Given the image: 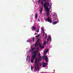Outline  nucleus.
<instances>
[{"mask_svg": "<svg viewBox=\"0 0 73 73\" xmlns=\"http://www.w3.org/2000/svg\"><path fill=\"white\" fill-rule=\"evenodd\" d=\"M41 3L42 6L44 7V9L45 11H47L46 13V15H47V16H48L49 15H50V13L49 12V9L48 8V7H50V5L49 4V2L45 1L44 2L45 4H44L42 1Z\"/></svg>", "mask_w": 73, "mask_h": 73, "instance_id": "1", "label": "nucleus"}, {"mask_svg": "<svg viewBox=\"0 0 73 73\" xmlns=\"http://www.w3.org/2000/svg\"><path fill=\"white\" fill-rule=\"evenodd\" d=\"M38 62H39V60H38L37 59H36L35 60V64L37 66V68H39V66H38Z\"/></svg>", "mask_w": 73, "mask_h": 73, "instance_id": "2", "label": "nucleus"}, {"mask_svg": "<svg viewBox=\"0 0 73 73\" xmlns=\"http://www.w3.org/2000/svg\"><path fill=\"white\" fill-rule=\"evenodd\" d=\"M38 59L40 61H42V58L40 55V53H38Z\"/></svg>", "mask_w": 73, "mask_h": 73, "instance_id": "3", "label": "nucleus"}, {"mask_svg": "<svg viewBox=\"0 0 73 73\" xmlns=\"http://www.w3.org/2000/svg\"><path fill=\"white\" fill-rule=\"evenodd\" d=\"M46 20H47L48 22L50 23H52V20L50 19V17H48L47 19H46Z\"/></svg>", "mask_w": 73, "mask_h": 73, "instance_id": "4", "label": "nucleus"}, {"mask_svg": "<svg viewBox=\"0 0 73 73\" xmlns=\"http://www.w3.org/2000/svg\"><path fill=\"white\" fill-rule=\"evenodd\" d=\"M46 63H45L44 62L42 63V66L43 68H45L46 67Z\"/></svg>", "mask_w": 73, "mask_h": 73, "instance_id": "5", "label": "nucleus"}, {"mask_svg": "<svg viewBox=\"0 0 73 73\" xmlns=\"http://www.w3.org/2000/svg\"><path fill=\"white\" fill-rule=\"evenodd\" d=\"M36 56H37L35 55H33L32 56V59H35V58L36 57Z\"/></svg>", "mask_w": 73, "mask_h": 73, "instance_id": "6", "label": "nucleus"}, {"mask_svg": "<svg viewBox=\"0 0 73 73\" xmlns=\"http://www.w3.org/2000/svg\"><path fill=\"white\" fill-rule=\"evenodd\" d=\"M37 70V66H35V69L34 70V72H36Z\"/></svg>", "mask_w": 73, "mask_h": 73, "instance_id": "7", "label": "nucleus"}, {"mask_svg": "<svg viewBox=\"0 0 73 73\" xmlns=\"http://www.w3.org/2000/svg\"><path fill=\"white\" fill-rule=\"evenodd\" d=\"M45 58V60H48V57L46 56H43L42 58L44 59Z\"/></svg>", "mask_w": 73, "mask_h": 73, "instance_id": "8", "label": "nucleus"}, {"mask_svg": "<svg viewBox=\"0 0 73 73\" xmlns=\"http://www.w3.org/2000/svg\"><path fill=\"white\" fill-rule=\"evenodd\" d=\"M38 42H36V43L35 44V47H36L37 46V45H38Z\"/></svg>", "mask_w": 73, "mask_h": 73, "instance_id": "9", "label": "nucleus"}, {"mask_svg": "<svg viewBox=\"0 0 73 73\" xmlns=\"http://www.w3.org/2000/svg\"><path fill=\"white\" fill-rule=\"evenodd\" d=\"M37 52H38V51H36L33 52V53H34V55H35V56H37V55H36V53H37Z\"/></svg>", "mask_w": 73, "mask_h": 73, "instance_id": "10", "label": "nucleus"}, {"mask_svg": "<svg viewBox=\"0 0 73 73\" xmlns=\"http://www.w3.org/2000/svg\"><path fill=\"white\" fill-rule=\"evenodd\" d=\"M35 50V48H33L31 49L30 50V51H33V50Z\"/></svg>", "mask_w": 73, "mask_h": 73, "instance_id": "11", "label": "nucleus"}, {"mask_svg": "<svg viewBox=\"0 0 73 73\" xmlns=\"http://www.w3.org/2000/svg\"><path fill=\"white\" fill-rule=\"evenodd\" d=\"M57 21H55L53 22V24L54 25H55V24H57Z\"/></svg>", "mask_w": 73, "mask_h": 73, "instance_id": "12", "label": "nucleus"}, {"mask_svg": "<svg viewBox=\"0 0 73 73\" xmlns=\"http://www.w3.org/2000/svg\"><path fill=\"white\" fill-rule=\"evenodd\" d=\"M43 10H42V8L41 7L40 10V13H42V12Z\"/></svg>", "mask_w": 73, "mask_h": 73, "instance_id": "13", "label": "nucleus"}, {"mask_svg": "<svg viewBox=\"0 0 73 73\" xmlns=\"http://www.w3.org/2000/svg\"><path fill=\"white\" fill-rule=\"evenodd\" d=\"M33 29H34V30H36V27H35L34 26H33Z\"/></svg>", "mask_w": 73, "mask_h": 73, "instance_id": "14", "label": "nucleus"}, {"mask_svg": "<svg viewBox=\"0 0 73 73\" xmlns=\"http://www.w3.org/2000/svg\"><path fill=\"white\" fill-rule=\"evenodd\" d=\"M48 38H49L50 41H52V38H51V36H49Z\"/></svg>", "mask_w": 73, "mask_h": 73, "instance_id": "15", "label": "nucleus"}, {"mask_svg": "<svg viewBox=\"0 0 73 73\" xmlns=\"http://www.w3.org/2000/svg\"><path fill=\"white\" fill-rule=\"evenodd\" d=\"M33 60H34L32 58L31 59V63H33V61H34Z\"/></svg>", "mask_w": 73, "mask_h": 73, "instance_id": "16", "label": "nucleus"}, {"mask_svg": "<svg viewBox=\"0 0 73 73\" xmlns=\"http://www.w3.org/2000/svg\"><path fill=\"white\" fill-rule=\"evenodd\" d=\"M45 45H46V42L44 41L43 43V45L44 46Z\"/></svg>", "mask_w": 73, "mask_h": 73, "instance_id": "17", "label": "nucleus"}, {"mask_svg": "<svg viewBox=\"0 0 73 73\" xmlns=\"http://www.w3.org/2000/svg\"><path fill=\"white\" fill-rule=\"evenodd\" d=\"M41 30H42V32L43 31H44V28L43 27L41 28Z\"/></svg>", "mask_w": 73, "mask_h": 73, "instance_id": "18", "label": "nucleus"}, {"mask_svg": "<svg viewBox=\"0 0 73 73\" xmlns=\"http://www.w3.org/2000/svg\"><path fill=\"white\" fill-rule=\"evenodd\" d=\"M35 19H37V14L36 13L35 14Z\"/></svg>", "mask_w": 73, "mask_h": 73, "instance_id": "19", "label": "nucleus"}, {"mask_svg": "<svg viewBox=\"0 0 73 73\" xmlns=\"http://www.w3.org/2000/svg\"><path fill=\"white\" fill-rule=\"evenodd\" d=\"M40 48H44V46L43 45V46H40Z\"/></svg>", "mask_w": 73, "mask_h": 73, "instance_id": "20", "label": "nucleus"}, {"mask_svg": "<svg viewBox=\"0 0 73 73\" xmlns=\"http://www.w3.org/2000/svg\"><path fill=\"white\" fill-rule=\"evenodd\" d=\"M36 51H37L38 52V50L39 49V48L37 47L36 48Z\"/></svg>", "mask_w": 73, "mask_h": 73, "instance_id": "21", "label": "nucleus"}, {"mask_svg": "<svg viewBox=\"0 0 73 73\" xmlns=\"http://www.w3.org/2000/svg\"><path fill=\"white\" fill-rule=\"evenodd\" d=\"M39 36H40V35H37V36H35V37H37V38H38V37H39Z\"/></svg>", "mask_w": 73, "mask_h": 73, "instance_id": "22", "label": "nucleus"}, {"mask_svg": "<svg viewBox=\"0 0 73 73\" xmlns=\"http://www.w3.org/2000/svg\"><path fill=\"white\" fill-rule=\"evenodd\" d=\"M33 66H31V70L32 71V70H33Z\"/></svg>", "mask_w": 73, "mask_h": 73, "instance_id": "23", "label": "nucleus"}, {"mask_svg": "<svg viewBox=\"0 0 73 73\" xmlns=\"http://www.w3.org/2000/svg\"><path fill=\"white\" fill-rule=\"evenodd\" d=\"M33 41H35V38H34V37H33Z\"/></svg>", "mask_w": 73, "mask_h": 73, "instance_id": "24", "label": "nucleus"}, {"mask_svg": "<svg viewBox=\"0 0 73 73\" xmlns=\"http://www.w3.org/2000/svg\"><path fill=\"white\" fill-rule=\"evenodd\" d=\"M48 50H47H47H46V53H47V52H48Z\"/></svg>", "mask_w": 73, "mask_h": 73, "instance_id": "25", "label": "nucleus"}, {"mask_svg": "<svg viewBox=\"0 0 73 73\" xmlns=\"http://www.w3.org/2000/svg\"><path fill=\"white\" fill-rule=\"evenodd\" d=\"M45 60L46 62H48V59H46Z\"/></svg>", "mask_w": 73, "mask_h": 73, "instance_id": "26", "label": "nucleus"}, {"mask_svg": "<svg viewBox=\"0 0 73 73\" xmlns=\"http://www.w3.org/2000/svg\"><path fill=\"white\" fill-rule=\"evenodd\" d=\"M40 1H41V0H39L38 1V4H39L40 3Z\"/></svg>", "mask_w": 73, "mask_h": 73, "instance_id": "27", "label": "nucleus"}, {"mask_svg": "<svg viewBox=\"0 0 73 73\" xmlns=\"http://www.w3.org/2000/svg\"><path fill=\"white\" fill-rule=\"evenodd\" d=\"M38 41H39V39H37V41H36V42H38Z\"/></svg>", "mask_w": 73, "mask_h": 73, "instance_id": "28", "label": "nucleus"}, {"mask_svg": "<svg viewBox=\"0 0 73 73\" xmlns=\"http://www.w3.org/2000/svg\"><path fill=\"white\" fill-rule=\"evenodd\" d=\"M45 36H46V38H47V34H46L45 35Z\"/></svg>", "mask_w": 73, "mask_h": 73, "instance_id": "29", "label": "nucleus"}, {"mask_svg": "<svg viewBox=\"0 0 73 73\" xmlns=\"http://www.w3.org/2000/svg\"><path fill=\"white\" fill-rule=\"evenodd\" d=\"M44 53H46V51H44Z\"/></svg>", "mask_w": 73, "mask_h": 73, "instance_id": "30", "label": "nucleus"}, {"mask_svg": "<svg viewBox=\"0 0 73 73\" xmlns=\"http://www.w3.org/2000/svg\"><path fill=\"white\" fill-rule=\"evenodd\" d=\"M42 65V64H40V66H41Z\"/></svg>", "mask_w": 73, "mask_h": 73, "instance_id": "31", "label": "nucleus"}, {"mask_svg": "<svg viewBox=\"0 0 73 73\" xmlns=\"http://www.w3.org/2000/svg\"><path fill=\"white\" fill-rule=\"evenodd\" d=\"M38 71H39V68H37Z\"/></svg>", "mask_w": 73, "mask_h": 73, "instance_id": "32", "label": "nucleus"}, {"mask_svg": "<svg viewBox=\"0 0 73 73\" xmlns=\"http://www.w3.org/2000/svg\"><path fill=\"white\" fill-rule=\"evenodd\" d=\"M43 34H45V32H44V31H43Z\"/></svg>", "mask_w": 73, "mask_h": 73, "instance_id": "33", "label": "nucleus"}, {"mask_svg": "<svg viewBox=\"0 0 73 73\" xmlns=\"http://www.w3.org/2000/svg\"><path fill=\"white\" fill-rule=\"evenodd\" d=\"M36 32H39V30H37Z\"/></svg>", "mask_w": 73, "mask_h": 73, "instance_id": "34", "label": "nucleus"}, {"mask_svg": "<svg viewBox=\"0 0 73 73\" xmlns=\"http://www.w3.org/2000/svg\"><path fill=\"white\" fill-rule=\"evenodd\" d=\"M31 48H33V46H31Z\"/></svg>", "mask_w": 73, "mask_h": 73, "instance_id": "35", "label": "nucleus"}, {"mask_svg": "<svg viewBox=\"0 0 73 73\" xmlns=\"http://www.w3.org/2000/svg\"><path fill=\"white\" fill-rule=\"evenodd\" d=\"M29 41V40H27V42H28Z\"/></svg>", "mask_w": 73, "mask_h": 73, "instance_id": "36", "label": "nucleus"}, {"mask_svg": "<svg viewBox=\"0 0 73 73\" xmlns=\"http://www.w3.org/2000/svg\"><path fill=\"white\" fill-rule=\"evenodd\" d=\"M43 1H46V0H43Z\"/></svg>", "mask_w": 73, "mask_h": 73, "instance_id": "37", "label": "nucleus"}, {"mask_svg": "<svg viewBox=\"0 0 73 73\" xmlns=\"http://www.w3.org/2000/svg\"><path fill=\"white\" fill-rule=\"evenodd\" d=\"M40 21V19H38V21Z\"/></svg>", "mask_w": 73, "mask_h": 73, "instance_id": "38", "label": "nucleus"}, {"mask_svg": "<svg viewBox=\"0 0 73 73\" xmlns=\"http://www.w3.org/2000/svg\"><path fill=\"white\" fill-rule=\"evenodd\" d=\"M47 40L48 41H49V39L47 38Z\"/></svg>", "mask_w": 73, "mask_h": 73, "instance_id": "39", "label": "nucleus"}, {"mask_svg": "<svg viewBox=\"0 0 73 73\" xmlns=\"http://www.w3.org/2000/svg\"><path fill=\"white\" fill-rule=\"evenodd\" d=\"M37 33H35V35H37Z\"/></svg>", "mask_w": 73, "mask_h": 73, "instance_id": "40", "label": "nucleus"}, {"mask_svg": "<svg viewBox=\"0 0 73 73\" xmlns=\"http://www.w3.org/2000/svg\"><path fill=\"white\" fill-rule=\"evenodd\" d=\"M42 36H44V34H43V35H42Z\"/></svg>", "mask_w": 73, "mask_h": 73, "instance_id": "41", "label": "nucleus"}, {"mask_svg": "<svg viewBox=\"0 0 73 73\" xmlns=\"http://www.w3.org/2000/svg\"><path fill=\"white\" fill-rule=\"evenodd\" d=\"M39 45H40V46H41V44H39Z\"/></svg>", "mask_w": 73, "mask_h": 73, "instance_id": "42", "label": "nucleus"}, {"mask_svg": "<svg viewBox=\"0 0 73 73\" xmlns=\"http://www.w3.org/2000/svg\"><path fill=\"white\" fill-rule=\"evenodd\" d=\"M28 58V56H27V58Z\"/></svg>", "mask_w": 73, "mask_h": 73, "instance_id": "43", "label": "nucleus"}, {"mask_svg": "<svg viewBox=\"0 0 73 73\" xmlns=\"http://www.w3.org/2000/svg\"><path fill=\"white\" fill-rule=\"evenodd\" d=\"M45 39H46V38H45Z\"/></svg>", "mask_w": 73, "mask_h": 73, "instance_id": "44", "label": "nucleus"}, {"mask_svg": "<svg viewBox=\"0 0 73 73\" xmlns=\"http://www.w3.org/2000/svg\"><path fill=\"white\" fill-rule=\"evenodd\" d=\"M49 8H50V7H49Z\"/></svg>", "mask_w": 73, "mask_h": 73, "instance_id": "45", "label": "nucleus"}]
</instances>
